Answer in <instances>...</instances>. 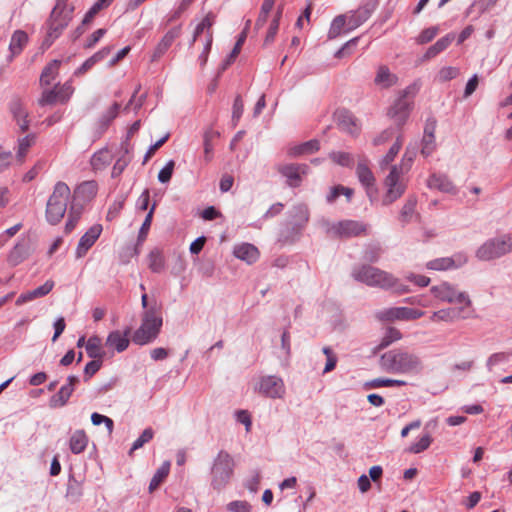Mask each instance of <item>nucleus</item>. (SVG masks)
<instances>
[{
	"instance_id": "obj_1",
	"label": "nucleus",
	"mask_w": 512,
	"mask_h": 512,
	"mask_svg": "<svg viewBox=\"0 0 512 512\" xmlns=\"http://www.w3.org/2000/svg\"><path fill=\"white\" fill-rule=\"evenodd\" d=\"M379 364L390 373L417 374L422 370L420 358L402 349H393L382 354Z\"/></svg>"
},
{
	"instance_id": "obj_2",
	"label": "nucleus",
	"mask_w": 512,
	"mask_h": 512,
	"mask_svg": "<svg viewBox=\"0 0 512 512\" xmlns=\"http://www.w3.org/2000/svg\"><path fill=\"white\" fill-rule=\"evenodd\" d=\"M162 325L160 307L154 302L143 313L141 325L132 335V342L140 346L153 342L158 337Z\"/></svg>"
},
{
	"instance_id": "obj_3",
	"label": "nucleus",
	"mask_w": 512,
	"mask_h": 512,
	"mask_svg": "<svg viewBox=\"0 0 512 512\" xmlns=\"http://www.w3.org/2000/svg\"><path fill=\"white\" fill-rule=\"evenodd\" d=\"M70 197L69 186L65 182L58 181L48 198L45 211L46 219L51 225H56L63 219Z\"/></svg>"
},
{
	"instance_id": "obj_4",
	"label": "nucleus",
	"mask_w": 512,
	"mask_h": 512,
	"mask_svg": "<svg viewBox=\"0 0 512 512\" xmlns=\"http://www.w3.org/2000/svg\"><path fill=\"white\" fill-rule=\"evenodd\" d=\"M352 276L356 281L364 283L367 286L378 287L385 290L394 287L397 283V278L391 273L367 264L355 268L352 272Z\"/></svg>"
},
{
	"instance_id": "obj_5",
	"label": "nucleus",
	"mask_w": 512,
	"mask_h": 512,
	"mask_svg": "<svg viewBox=\"0 0 512 512\" xmlns=\"http://www.w3.org/2000/svg\"><path fill=\"white\" fill-rule=\"evenodd\" d=\"M73 7L54 6L49 19L47 20V33L43 45L50 47L53 42L61 35L72 19Z\"/></svg>"
},
{
	"instance_id": "obj_6",
	"label": "nucleus",
	"mask_w": 512,
	"mask_h": 512,
	"mask_svg": "<svg viewBox=\"0 0 512 512\" xmlns=\"http://www.w3.org/2000/svg\"><path fill=\"white\" fill-rule=\"evenodd\" d=\"M413 160L412 157L406 158V155L403 158V163L398 165H393L390 169V173L384 180V185L386 187V193L382 198V204L388 206L399 199L406 190V184L402 181L401 176L403 173V166L411 163Z\"/></svg>"
},
{
	"instance_id": "obj_7",
	"label": "nucleus",
	"mask_w": 512,
	"mask_h": 512,
	"mask_svg": "<svg viewBox=\"0 0 512 512\" xmlns=\"http://www.w3.org/2000/svg\"><path fill=\"white\" fill-rule=\"evenodd\" d=\"M234 471V460L231 455L221 450L214 459L211 468V486L220 491L230 481Z\"/></svg>"
},
{
	"instance_id": "obj_8",
	"label": "nucleus",
	"mask_w": 512,
	"mask_h": 512,
	"mask_svg": "<svg viewBox=\"0 0 512 512\" xmlns=\"http://www.w3.org/2000/svg\"><path fill=\"white\" fill-rule=\"evenodd\" d=\"M369 233V225L363 221L345 219L332 224L326 228V234L330 238L349 239L353 237L366 236Z\"/></svg>"
},
{
	"instance_id": "obj_9",
	"label": "nucleus",
	"mask_w": 512,
	"mask_h": 512,
	"mask_svg": "<svg viewBox=\"0 0 512 512\" xmlns=\"http://www.w3.org/2000/svg\"><path fill=\"white\" fill-rule=\"evenodd\" d=\"M512 251V234H506L489 239L483 243L476 252V256L483 261H490Z\"/></svg>"
},
{
	"instance_id": "obj_10",
	"label": "nucleus",
	"mask_w": 512,
	"mask_h": 512,
	"mask_svg": "<svg viewBox=\"0 0 512 512\" xmlns=\"http://www.w3.org/2000/svg\"><path fill=\"white\" fill-rule=\"evenodd\" d=\"M432 294L439 300L448 303H457L459 306L472 308V302L465 292H459L452 285L444 282L431 288Z\"/></svg>"
},
{
	"instance_id": "obj_11",
	"label": "nucleus",
	"mask_w": 512,
	"mask_h": 512,
	"mask_svg": "<svg viewBox=\"0 0 512 512\" xmlns=\"http://www.w3.org/2000/svg\"><path fill=\"white\" fill-rule=\"evenodd\" d=\"M74 92V88L69 82L56 84L52 89H44L41 97L38 99L40 106L54 105L56 103L64 104L68 102Z\"/></svg>"
},
{
	"instance_id": "obj_12",
	"label": "nucleus",
	"mask_w": 512,
	"mask_h": 512,
	"mask_svg": "<svg viewBox=\"0 0 512 512\" xmlns=\"http://www.w3.org/2000/svg\"><path fill=\"white\" fill-rule=\"evenodd\" d=\"M276 170L286 179V184L291 188L301 185L303 177L307 175L309 167L307 164L289 163L279 164Z\"/></svg>"
},
{
	"instance_id": "obj_13",
	"label": "nucleus",
	"mask_w": 512,
	"mask_h": 512,
	"mask_svg": "<svg viewBox=\"0 0 512 512\" xmlns=\"http://www.w3.org/2000/svg\"><path fill=\"white\" fill-rule=\"evenodd\" d=\"M334 120L337 127L350 134L353 137H357L361 132V123L359 119L346 108H338L334 112Z\"/></svg>"
},
{
	"instance_id": "obj_14",
	"label": "nucleus",
	"mask_w": 512,
	"mask_h": 512,
	"mask_svg": "<svg viewBox=\"0 0 512 512\" xmlns=\"http://www.w3.org/2000/svg\"><path fill=\"white\" fill-rule=\"evenodd\" d=\"M8 110L12 119L18 125L20 132H27L30 127V119L23 99L19 96H13L8 103Z\"/></svg>"
},
{
	"instance_id": "obj_15",
	"label": "nucleus",
	"mask_w": 512,
	"mask_h": 512,
	"mask_svg": "<svg viewBox=\"0 0 512 512\" xmlns=\"http://www.w3.org/2000/svg\"><path fill=\"white\" fill-rule=\"evenodd\" d=\"M424 311L408 307H392L384 309L377 314L378 319L382 321H408L421 318Z\"/></svg>"
},
{
	"instance_id": "obj_16",
	"label": "nucleus",
	"mask_w": 512,
	"mask_h": 512,
	"mask_svg": "<svg viewBox=\"0 0 512 512\" xmlns=\"http://www.w3.org/2000/svg\"><path fill=\"white\" fill-rule=\"evenodd\" d=\"M472 314L473 309L467 308V306L450 307L433 312L430 316V320L432 322H455L468 319Z\"/></svg>"
},
{
	"instance_id": "obj_17",
	"label": "nucleus",
	"mask_w": 512,
	"mask_h": 512,
	"mask_svg": "<svg viewBox=\"0 0 512 512\" xmlns=\"http://www.w3.org/2000/svg\"><path fill=\"white\" fill-rule=\"evenodd\" d=\"M98 192V184L95 180L84 181L80 183L73 192L71 203L84 206L92 201Z\"/></svg>"
},
{
	"instance_id": "obj_18",
	"label": "nucleus",
	"mask_w": 512,
	"mask_h": 512,
	"mask_svg": "<svg viewBox=\"0 0 512 512\" xmlns=\"http://www.w3.org/2000/svg\"><path fill=\"white\" fill-rule=\"evenodd\" d=\"M406 95L407 91H404L403 95L395 101L388 112L389 116L399 127L405 124L411 111L412 103L407 99Z\"/></svg>"
},
{
	"instance_id": "obj_19",
	"label": "nucleus",
	"mask_w": 512,
	"mask_h": 512,
	"mask_svg": "<svg viewBox=\"0 0 512 512\" xmlns=\"http://www.w3.org/2000/svg\"><path fill=\"white\" fill-rule=\"evenodd\" d=\"M67 381L68 383L63 385L60 390L50 398L49 406L51 408H59L67 404L75 386L79 383V378L75 375H70Z\"/></svg>"
},
{
	"instance_id": "obj_20",
	"label": "nucleus",
	"mask_w": 512,
	"mask_h": 512,
	"mask_svg": "<svg viewBox=\"0 0 512 512\" xmlns=\"http://www.w3.org/2000/svg\"><path fill=\"white\" fill-rule=\"evenodd\" d=\"M182 34V25L172 27L159 41L152 54L151 61L159 60L171 47L173 42Z\"/></svg>"
},
{
	"instance_id": "obj_21",
	"label": "nucleus",
	"mask_w": 512,
	"mask_h": 512,
	"mask_svg": "<svg viewBox=\"0 0 512 512\" xmlns=\"http://www.w3.org/2000/svg\"><path fill=\"white\" fill-rule=\"evenodd\" d=\"M259 391L270 398H281L285 393L284 383L276 376H267L261 379Z\"/></svg>"
},
{
	"instance_id": "obj_22",
	"label": "nucleus",
	"mask_w": 512,
	"mask_h": 512,
	"mask_svg": "<svg viewBox=\"0 0 512 512\" xmlns=\"http://www.w3.org/2000/svg\"><path fill=\"white\" fill-rule=\"evenodd\" d=\"M102 233V226L95 224L88 229V231L80 238L76 248V257H84L88 250L94 245Z\"/></svg>"
},
{
	"instance_id": "obj_23",
	"label": "nucleus",
	"mask_w": 512,
	"mask_h": 512,
	"mask_svg": "<svg viewBox=\"0 0 512 512\" xmlns=\"http://www.w3.org/2000/svg\"><path fill=\"white\" fill-rule=\"evenodd\" d=\"M356 174L360 183L367 189L368 196L372 198V195L375 192L374 186L376 180L368 166V160L366 158L359 160L356 167Z\"/></svg>"
},
{
	"instance_id": "obj_24",
	"label": "nucleus",
	"mask_w": 512,
	"mask_h": 512,
	"mask_svg": "<svg viewBox=\"0 0 512 512\" xmlns=\"http://www.w3.org/2000/svg\"><path fill=\"white\" fill-rule=\"evenodd\" d=\"M131 334V328L127 327L124 332L119 330L112 331L108 334L105 346L109 349L116 350L117 352L125 351L130 343L129 335Z\"/></svg>"
},
{
	"instance_id": "obj_25",
	"label": "nucleus",
	"mask_w": 512,
	"mask_h": 512,
	"mask_svg": "<svg viewBox=\"0 0 512 512\" xmlns=\"http://www.w3.org/2000/svg\"><path fill=\"white\" fill-rule=\"evenodd\" d=\"M467 258L462 254L455 255L454 257H443L429 261L426 264L427 269L444 271L453 268H458L466 263Z\"/></svg>"
},
{
	"instance_id": "obj_26",
	"label": "nucleus",
	"mask_w": 512,
	"mask_h": 512,
	"mask_svg": "<svg viewBox=\"0 0 512 512\" xmlns=\"http://www.w3.org/2000/svg\"><path fill=\"white\" fill-rule=\"evenodd\" d=\"M374 10V4L366 3L351 13L348 17V30H353L367 21Z\"/></svg>"
},
{
	"instance_id": "obj_27",
	"label": "nucleus",
	"mask_w": 512,
	"mask_h": 512,
	"mask_svg": "<svg viewBox=\"0 0 512 512\" xmlns=\"http://www.w3.org/2000/svg\"><path fill=\"white\" fill-rule=\"evenodd\" d=\"M215 18L216 16L213 12L206 14L202 21L196 26L190 45H193L202 35H204V42L208 41L209 34L213 38L212 26L215 23Z\"/></svg>"
},
{
	"instance_id": "obj_28",
	"label": "nucleus",
	"mask_w": 512,
	"mask_h": 512,
	"mask_svg": "<svg viewBox=\"0 0 512 512\" xmlns=\"http://www.w3.org/2000/svg\"><path fill=\"white\" fill-rule=\"evenodd\" d=\"M55 283L53 280H47L43 285L39 286L38 288L27 291L25 293H22L16 300V305L20 306L24 303H27L29 301H32L37 298H41L49 294Z\"/></svg>"
},
{
	"instance_id": "obj_29",
	"label": "nucleus",
	"mask_w": 512,
	"mask_h": 512,
	"mask_svg": "<svg viewBox=\"0 0 512 512\" xmlns=\"http://www.w3.org/2000/svg\"><path fill=\"white\" fill-rule=\"evenodd\" d=\"M233 254L236 258L245 261L248 264L255 263L260 256L258 248L250 243H242L235 246Z\"/></svg>"
},
{
	"instance_id": "obj_30",
	"label": "nucleus",
	"mask_w": 512,
	"mask_h": 512,
	"mask_svg": "<svg viewBox=\"0 0 512 512\" xmlns=\"http://www.w3.org/2000/svg\"><path fill=\"white\" fill-rule=\"evenodd\" d=\"M28 43V34L23 30H16L11 37L10 44H9V61H12L13 58L17 55H19L24 47Z\"/></svg>"
},
{
	"instance_id": "obj_31",
	"label": "nucleus",
	"mask_w": 512,
	"mask_h": 512,
	"mask_svg": "<svg viewBox=\"0 0 512 512\" xmlns=\"http://www.w3.org/2000/svg\"><path fill=\"white\" fill-rule=\"evenodd\" d=\"M60 66H61V61L55 59V60H52L51 62H49L43 68L41 75H40V79H39V84L41 87H47L55 80V78L59 74Z\"/></svg>"
},
{
	"instance_id": "obj_32",
	"label": "nucleus",
	"mask_w": 512,
	"mask_h": 512,
	"mask_svg": "<svg viewBox=\"0 0 512 512\" xmlns=\"http://www.w3.org/2000/svg\"><path fill=\"white\" fill-rule=\"evenodd\" d=\"M37 136L34 133H30L21 137L17 141V152L16 160L22 164L25 161L26 155L29 149L36 143Z\"/></svg>"
},
{
	"instance_id": "obj_33",
	"label": "nucleus",
	"mask_w": 512,
	"mask_h": 512,
	"mask_svg": "<svg viewBox=\"0 0 512 512\" xmlns=\"http://www.w3.org/2000/svg\"><path fill=\"white\" fill-rule=\"evenodd\" d=\"M397 80V76L391 73L387 66L382 65L377 70L374 83L382 88H389L395 85Z\"/></svg>"
},
{
	"instance_id": "obj_34",
	"label": "nucleus",
	"mask_w": 512,
	"mask_h": 512,
	"mask_svg": "<svg viewBox=\"0 0 512 512\" xmlns=\"http://www.w3.org/2000/svg\"><path fill=\"white\" fill-rule=\"evenodd\" d=\"M319 148L320 144L317 140H309L302 144L289 147L287 150V154L290 157H298L301 155L312 154L318 151Z\"/></svg>"
},
{
	"instance_id": "obj_35",
	"label": "nucleus",
	"mask_w": 512,
	"mask_h": 512,
	"mask_svg": "<svg viewBox=\"0 0 512 512\" xmlns=\"http://www.w3.org/2000/svg\"><path fill=\"white\" fill-rule=\"evenodd\" d=\"M147 259L148 267L153 273H161L165 270V256L160 249H152L149 252Z\"/></svg>"
},
{
	"instance_id": "obj_36",
	"label": "nucleus",
	"mask_w": 512,
	"mask_h": 512,
	"mask_svg": "<svg viewBox=\"0 0 512 512\" xmlns=\"http://www.w3.org/2000/svg\"><path fill=\"white\" fill-rule=\"evenodd\" d=\"M428 186L447 193L455 192L454 184L446 175L433 174L428 179Z\"/></svg>"
},
{
	"instance_id": "obj_37",
	"label": "nucleus",
	"mask_w": 512,
	"mask_h": 512,
	"mask_svg": "<svg viewBox=\"0 0 512 512\" xmlns=\"http://www.w3.org/2000/svg\"><path fill=\"white\" fill-rule=\"evenodd\" d=\"M88 444V436L84 430H76L70 437L69 448L72 453H82Z\"/></svg>"
},
{
	"instance_id": "obj_38",
	"label": "nucleus",
	"mask_w": 512,
	"mask_h": 512,
	"mask_svg": "<svg viewBox=\"0 0 512 512\" xmlns=\"http://www.w3.org/2000/svg\"><path fill=\"white\" fill-rule=\"evenodd\" d=\"M121 149L123 150V155L117 159L111 172V175L114 178L120 176L131 161V157L129 155V142L125 141L122 143Z\"/></svg>"
},
{
	"instance_id": "obj_39",
	"label": "nucleus",
	"mask_w": 512,
	"mask_h": 512,
	"mask_svg": "<svg viewBox=\"0 0 512 512\" xmlns=\"http://www.w3.org/2000/svg\"><path fill=\"white\" fill-rule=\"evenodd\" d=\"M219 132L214 130L213 128H208L205 130L203 135V145H204V159L206 162H210L213 157V149L214 144L213 141L219 137Z\"/></svg>"
},
{
	"instance_id": "obj_40",
	"label": "nucleus",
	"mask_w": 512,
	"mask_h": 512,
	"mask_svg": "<svg viewBox=\"0 0 512 512\" xmlns=\"http://www.w3.org/2000/svg\"><path fill=\"white\" fill-rule=\"evenodd\" d=\"M85 348L87 355L92 359H102L104 357L101 339L98 336H91L86 342Z\"/></svg>"
},
{
	"instance_id": "obj_41",
	"label": "nucleus",
	"mask_w": 512,
	"mask_h": 512,
	"mask_svg": "<svg viewBox=\"0 0 512 512\" xmlns=\"http://www.w3.org/2000/svg\"><path fill=\"white\" fill-rule=\"evenodd\" d=\"M401 338L402 333L399 329L395 327H388L380 343L375 347V352L387 348L389 345L400 340Z\"/></svg>"
},
{
	"instance_id": "obj_42",
	"label": "nucleus",
	"mask_w": 512,
	"mask_h": 512,
	"mask_svg": "<svg viewBox=\"0 0 512 512\" xmlns=\"http://www.w3.org/2000/svg\"><path fill=\"white\" fill-rule=\"evenodd\" d=\"M82 213L83 209L81 205H78L77 203H71L70 209L68 211V220L65 224L66 233H70L76 227Z\"/></svg>"
},
{
	"instance_id": "obj_43",
	"label": "nucleus",
	"mask_w": 512,
	"mask_h": 512,
	"mask_svg": "<svg viewBox=\"0 0 512 512\" xmlns=\"http://www.w3.org/2000/svg\"><path fill=\"white\" fill-rule=\"evenodd\" d=\"M112 155L108 149H101L93 154L91 165L94 170H100L111 162Z\"/></svg>"
},
{
	"instance_id": "obj_44",
	"label": "nucleus",
	"mask_w": 512,
	"mask_h": 512,
	"mask_svg": "<svg viewBox=\"0 0 512 512\" xmlns=\"http://www.w3.org/2000/svg\"><path fill=\"white\" fill-rule=\"evenodd\" d=\"M406 382L403 380L397 379H385V378H376L371 381H368L364 384L365 389H375L380 387H401L405 386Z\"/></svg>"
},
{
	"instance_id": "obj_45",
	"label": "nucleus",
	"mask_w": 512,
	"mask_h": 512,
	"mask_svg": "<svg viewBox=\"0 0 512 512\" xmlns=\"http://www.w3.org/2000/svg\"><path fill=\"white\" fill-rule=\"evenodd\" d=\"M416 204L417 201L414 197H409L406 200L399 215V220L403 225L409 223L412 220L413 215L415 213Z\"/></svg>"
},
{
	"instance_id": "obj_46",
	"label": "nucleus",
	"mask_w": 512,
	"mask_h": 512,
	"mask_svg": "<svg viewBox=\"0 0 512 512\" xmlns=\"http://www.w3.org/2000/svg\"><path fill=\"white\" fill-rule=\"evenodd\" d=\"M169 469H170V464L165 463L156 471V473L152 477L150 484H149L150 491H154L155 489H157L159 487V485L168 476Z\"/></svg>"
},
{
	"instance_id": "obj_47",
	"label": "nucleus",
	"mask_w": 512,
	"mask_h": 512,
	"mask_svg": "<svg viewBox=\"0 0 512 512\" xmlns=\"http://www.w3.org/2000/svg\"><path fill=\"white\" fill-rule=\"evenodd\" d=\"M402 144H403V139H402V136L399 135V136H397L395 143L390 147L387 154L381 160L380 165L382 168L384 166L389 165L391 162L394 161L395 157L397 156V154L399 153V151L402 147Z\"/></svg>"
},
{
	"instance_id": "obj_48",
	"label": "nucleus",
	"mask_w": 512,
	"mask_h": 512,
	"mask_svg": "<svg viewBox=\"0 0 512 512\" xmlns=\"http://www.w3.org/2000/svg\"><path fill=\"white\" fill-rule=\"evenodd\" d=\"M346 24H347V22H346L345 15H339V16L335 17L334 20L332 21L330 29L328 31V38L329 39L337 38L341 34V32Z\"/></svg>"
},
{
	"instance_id": "obj_49",
	"label": "nucleus",
	"mask_w": 512,
	"mask_h": 512,
	"mask_svg": "<svg viewBox=\"0 0 512 512\" xmlns=\"http://www.w3.org/2000/svg\"><path fill=\"white\" fill-rule=\"evenodd\" d=\"M155 208H156V203H153V205L151 206V208H150L148 214L146 215L145 220L139 230L138 239H137L139 243L144 242L148 235V231H149L151 223H152V218H153Z\"/></svg>"
},
{
	"instance_id": "obj_50",
	"label": "nucleus",
	"mask_w": 512,
	"mask_h": 512,
	"mask_svg": "<svg viewBox=\"0 0 512 512\" xmlns=\"http://www.w3.org/2000/svg\"><path fill=\"white\" fill-rule=\"evenodd\" d=\"M329 158L336 164L343 167H350L353 164V158L351 154L347 152L337 151L331 152Z\"/></svg>"
},
{
	"instance_id": "obj_51",
	"label": "nucleus",
	"mask_w": 512,
	"mask_h": 512,
	"mask_svg": "<svg viewBox=\"0 0 512 512\" xmlns=\"http://www.w3.org/2000/svg\"><path fill=\"white\" fill-rule=\"evenodd\" d=\"M154 436V431L152 428H146L142 434L134 441L129 455H132L133 452L139 448H141L144 444L148 443Z\"/></svg>"
},
{
	"instance_id": "obj_52",
	"label": "nucleus",
	"mask_w": 512,
	"mask_h": 512,
	"mask_svg": "<svg viewBox=\"0 0 512 512\" xmlns=\"http://www.w3.org/2000/svg\"><path fill=\"white\" fill-rule=\"evenodd\" d=\"M120 110V104L115 102L113 103L107 111L102 115L100 122L103 127H108V125L117 117Z\"/></svg>"
},
{
	"instance_id": "obj_53",
	"label": "nucleus",
	"mask_w": 512,
	"mask_h": 512,
	"mask_svg": "<svg viewBox=\"0 0 512 512\" xmlns=\"http://www.w3.org/2000/svg\"><path fill=\"white\" fill-rule=\"evenodd\" d=\"M245 40H246V32L242 31L233 47L231 53L229 54V56L227 57V59L225 61V67L235 61V59L237 58V56L239 55V53L241 51L242 45L244 44Z\"/></svg>"
},
{
	"instance_id": "obj_54",
	"label": "nucleus",
	"mask_w": 512,
	"mask_h": 512,
	"mask_svg": "<svg viewBox=\"0 0 512 512\" xmlns=\"http://www.w3.org/2000/svg\"><path fill=\"white\" fill-rule=\"evenodd\" d=\"M382 254V248L379 244L367 246L364 252V259L368 262H377Z\"/></svg>"
},
{
	"instance_id": "obj_55",
	"label": "nucleus",
	"mask_w": 512,
	"mask_h": 512,
	"mask_svg": "<svg viewBox=\"0 0 512 512\" xmlns=\"http://www.w3.org/2000/svg\"><path fill=\"white\" fill-rule=\"evenodd\" d=\"M432 443V438L429 434L423 435L418 442L411 445L409 451L414 454L421 453L429 448Z\"/></svg>"
},
{
	"instance_id": "obj_56",
	"label": "nucleus",
	"mask_w": 512,
	"mask_h": 512,
	"mask_svg": "<svg viewBox=\"0 0 512 512\" xmlns=\"http://www.w3.org/2000/svg\"><path fill=\"white\" fill-rule=\"evenodd\" d=\"M322 351L327 358L326 365L323 370V373L325 374V373H329L335 369L338 358H337V355L333 352V350L330 347H324L322 349Z\"/></svg>"
},
{
	"instance_id": "obj_57",
	"label": "nucleus",
	"mask_w": 512,
	"mask_h": 512,
	"mask_svg": "<svg viewBox=\"0 0 512 512\" xmlns=\"http://www.w3.org/2000/svg\"><path fill=\"white\" fill-rule=\"evenodd\" d=\"M102 366V359H93L88 362L84 368V380L88 381L93 375H95Z\"/></svg>"
},
{
	"instance_id": "obj_58",
	"label": "nucleus",
	"mask_w": 512,
	"mask_h": 512,
	"mask_svg": "<svg viewBox=\"0 0 512 512\" xmlns=\"http://www.w3.org/2000/svg\"><path fill=\"white\" fill-rule=\"evenodd\" d=\"M459 75V69L456 67H443L438 73L439 81L446 82L456 78Z\"/></svg>"
},
{
	"instance_id": "obj_59",
	"label": "nucleus",
	"mask_w": 512,
	"mask_h": 512,
	"mask_svg": "<svg viewBox=\"0 0 512 512\" xmlns=\"http://www.w3.org/2000/svg\"><path fill=\"white\" fill-rule=\"evenodd\" d=\"M91 421H92L93 425H96V426L104 423L107 427L108 432L112 433L114 423L111 418L95 412L91 415Z\"/></svg>"
},
{
	"instance_id": "obj_60",
	"label": "nucleus",
	"mask_w": 512,
	"mask_h": 512,
	"mask_svg": "<svg viewBox=\"0 0 512 512\" xmlns=\"http://www.w3.org/2000/svg\"><path fill=\"white\" fill-rule=\"evenodd\" d=\"M175 162L173 160H170L167 162V164L160 170L158 174V180L161 183H167L170 181L173 170H174Z\"/></svg>"
},
{
	"instance_id": "obj_61",
	"label": "nucleus",
	"mask_w": 512,
	"mask_h": 512,
	"mask_svg": "<svg viewBox=\"0 0 512 512\" xmlns=\"http://www.w3.org/2000/svg\"><path fill=\"white\" fill-rule=\"evenodd\" d=\"M435 149V135L428 137L426 134L423 135L421 153L425 156H429Z\"/></svg>"
},
{
	"instance_id": "obj_62",
	"label": "nucleus",
	"mask_w": 512,
	"mask_h": 512,
	"mask_svg": "<svg viewBox=\"0 0 512 512\" xmlns=\"http://www.w3.org/2000/svg\"><path fill=\"white\" fill-rule=\"evenodd\" d=\"M393 136L394 130L392 128H387L373 139V144L375 146L383 145L390 141L393 138Z\"/></svg>"
},
{
	"instance_id": "obj_63",
	"label": "nucleus",
	"mask_w": 512,
	"mask_h": 512,
	"mask_svg": "<svg viewBox=\"0 0 512 512\" xmlns=\"http://www.w3.org/2000/svg\"><path fill=\"white\" fill-rule=\"evenodd\" d=\"M509 356H510V354L506 353V352H499V353L492 354L487 360L488 368L491 369L493 366H495L501 362L507 361Z\"/></svg>"
},
{
	"instance_id": "obj_64",
	"label": "nucleus",
	"mask_w": 512,
	"mask_h": 512,
	"mask_svg": "<svg viewBox=\"0 0 512 512\" xmlns=\"http://www.w3.org/2000/svg\"><path fill=\"white\" fill-rule=\"evenodd\" d=\"M250 508L246 501H233L228 504V510L232 512H250Z\"/></svg>"
}]
</instances>
